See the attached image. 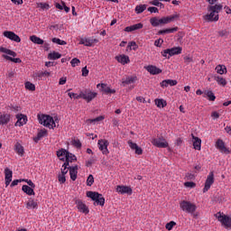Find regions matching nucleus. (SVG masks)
Segmentation results:
<instances>
[{"mask_svg": "<svg viewBox=\"0 0 231 231\" xmlns=\"http://www.w3.org/2000/svg\"><path fill=\"white\" fill-rule=\"evenodd\" d=\"M97 95L98 94L97 92H93L90 89H85V90L81 91L79 94L73 93V92H69V94H68L69 98H76L77 100H79V98H83V100H86V102H88V104H89V102L93 101L94 98H97Z\"/></svg>", "mask_w": 231, "mask_h": 231, "instance_id": "1", "label": "nucleus"}, {"mask_svg": "<svg viewBox=\"0 0 231 231\" xmlns=\"http://www.w3.org/2000/svg\"><path fill=\"white\" fill-rule=\"evenodd\" d=\"M176 19H180V14H175L161 19L158 17H152L150 19V23L152 26H153V28H156L157 26H160V24H169V23H173V21H176Z\"/></svg>", "mask_w": 231, "mask_h": 231, "instance_id": "2", "label": "nucleus"}, {"mask_svg": "<svg viewBox=\"0 0 231 231\" xmlns=\"http://www.w3.org/2000/svg\"><path fill=\"white\" fill-rule=\"evenodd\" d=\"M38 120L39 124L44 125V127H48L49 129H53L54 127H57V125H55V120H53V117L51 116L38 115Z\"/></svg>", "mask_w": 231, "mask_h": 231, "instance_id": "3", "label": "nucleus"}, {"mask_svg": "<svg viewBox=\"0 0 231 231\" xmlns=\"http://www.w3.org/2000/svg\"><path fill=\"white\" fill-rule=\"evenodd\" d=\"M87 197L95 201L97 205H100V207H104V205H106V199L98 192L88 191Z\"/></svg>", "mask_w": 231, "mask_h": 231, "instance_id": "4", "label": "nucleus"}, {"mask_svg": "<svg viewBox=\"0 0 231 231\" xmlns=\"http://www.w3.org/2000/svg\"><path fill=\"white\" fill-rule=\"evenodd\" d=\"M180 208H181V210H183V212H186V214H194V212H196L198 208L196 204L189 200H182L180 203Z\"/></svg>", "mask_w": 231, "mask_h": 231, "instance_id": "5", "label": "nucleus"}, {"mask_svg": "<svg viewBox=\"0 0 231 231\" xmlns=\"http://www.w3.org/2000/svg\"><path fill=\"white\" fill-rule=\"evenodd\" d=\"M215 217L218 219V221L221 223L222 226H225V228H230L231 229V216L225 215L224 213H221L220 211L215 214Z\"/></svg>", "mask_w": 231, "mask_h": 231, "instance_id": "6", "label": "nucleus"}, {"mask_svg": "<svg viewBox=\"0 0 231 231\" xmlns=\"http://www.w3.org/2000/svg\"><path fill=\"white\" fill-rule=\"evenodd\" d=\"M152 143L159 149H167V147H169V143H167V140L163 137L153 138Z\"/></svg>", "mask_w": 231, "mask_h": 231, "instance_id": "7", "label": "nucleus"}, {"mask_svg": "<svg viewBox=\"0 0 231 231\" xmlns=\"http://www.w3.org/2000/svg\"><path fill=\"white\" fill-rule=\"evenodd\" d=\"M97 146L102 154H105L106 156L109 154V150L107 149V147H109V141L106 139H100L98 140Z\"/></svg>", "mask_w": 231, "mask_h": 231, "instance_id": "8", "label": "nucleus"}, {"mask_svg": "<svg viewBox=\"0 0 231 231\" xmlns=\"http://www.w3.org/2000/svg\"><path fill=\"white\" fill-rule=\"evenodd\" d=\"M215 147L219 151V152H222V154H230V149L226 148L225 142L221 139H218L216 142Z\"/></svg>", "mask_w": 231, "mask_h": 231, "instance_id": "9", "label": "nucleus"}, {"mask_svg": "<svg viewBox=\"0 0 231 231\" xmlns=\"http://www.w3.org/2000/svg\"><path fill=\"white\" fill-rule=\"evenodd\" d=\"M214 185V171H210L207 177L205 186L203 189V192H208L210 190V187Z\"/></svg>", "mask_w": 231, "mask_h": 231, "instance_id": "10", "label": "nucleus"}, {"mask_svg": "<svg viewBox=\"0 0 231 231\" xmlns=\"http://www.w3.org/2000/svg\"><path fill=\"white\" fill-rule=\"evenodd\" d=\"M16 123L14 124L15 127H23V125H26L28 122V116L23 114L16 115Z\"/></svg>", "mask_w": 231, "mask_h": 231, "instance_id": "11", "label": "nucleus"}, {"mask_svg": "<svg viewBox=\"0 0 231 231\" xmlns=\"http://www.w3.org/2000/svg\"><path fill=\"white\" fill-rule=\"evenodd\" d=\"M97 42H98V39L97 38H81L79 41V44H83L88 48H91V46H93V44H97Z\"/></svg>", "mask_w": 231, "mask_h": 231, "instance_id": "12", "label": "nucleus"}, {"mask_svg": "<svg viewBox=\"0 0 231 231\" xmlns=\"http://www.w3.org/2000/svg\"><path fill=\"white\" fill-rule=\"evenodd\" d=\"M75 203L79 212H82V214H89V208L84 204L82 200L77 199Z\"/></svg>", "mask_w": 231, "mask_h": 231, "instance_id": "13", "label": "nucleus"}, {"mask_svg": "<svg viewBox=\"0 0 231 231\" xmlns=\"http://www.w3.org/2000/svg\"><path fill=\"white\" fill-rule=\"evenodd\" d=\"M4 37H6L7 39H10V41H14V42H21V38L19 37V35L15 34V32L12 31L4 32Z\"/></svg>", "mask_w": 231, "mask_h": 231, "instance_id": "14", "label": "nucleus"}, {"mask_svg": "<svg viewBox=\"0 0 231 231\" xmlns=\"http://www.w3.org/2000/svg\"><path fill=\"white\" fill-rule=\"evenodd\" d=\"M137 80H138V77H136V76H128L126 78L122 79V85L124 86V88H125V86L134 84V82H136Z\"/></svg>", "mask_w": 231, "mask_h": 231, "instance_id": "15", "label": "nucleus"}, {"mask_svg": "<svg viewBox=\"0 0 231 231\" xmlns=\"http://www.w3.org/2000/svg\"><path fill=\"white\" fill-rule=\"evenodd\" d=\"M116 192H118V194H128V196H131V194H133V189L128 186L119 185L116 187Z\"/></svg>", "mask_w": 231, "mask_h": 231, "instance_id": "16", "label": "nucleus"}, {"mask_svg": "<svg viewBox=\"0 0 231 231\" xmlns=\"http://www.w3.org/2000/svg\"><path fill=\"white\" fill-rule=\"evenodd\" d=\"M5 187H8V185L12 183V177L14 176V172L9 168H5Z\"/></svg>", "mask_w": 231, "mask_h": 231, "instance_id": "17", "label": "nucleus"}, {"mask_svg": "<svg viewBox=\"0 0 231 231\" xmlns=\"http://www.w3.org/2000/svg\"><path fill=\"white\" fill-rule=\"evenodd\" d=\"M144 69H146V71H148L150 75H160V73H162V69H159L154 65H149L147 67H144Z\"/></svg>", "mask_w": 231, "mask_h": 231, "instance_id": "18", "label": "nucleus"}, {"mask_svg": "<svg viewBox=\"0 0 231 231\" xmlns=\"http://www.w3.org/2000/svg\"><path fill=\"white\" fill-rule=\"evenodd\" d=\"M128 145L132 151H135V154H143V150L136 143H133V141H128Z\"/></svg>", "mask_w": 231, "mask_h": 231, "instance_id": "19", "label": "nucleus"}, {"mask_svg": "<svg viewBox=\"0 0 231 231\" xmlns=\"http://www.w3.org/2000/svg\"><path fill=\"white\" fill-rule=\"evenodd\" d=\"M209 12H210L209 14L204 15L205 21H209L210 23H212V21H219V14H217L214 11H209Z\"/></svg>", "mask_w": 231, "mask_h": 231, "instance_id": "20", "label": "nucleus"}, {"mask_svg": "<svg viewBox=\"0 0 231 231\" xmlns=\"http://www.w3.org/2000/svg\"><path fill=\"white\" fill-rule=\"evenodd\" d=\"M70 180L75 181L77 180V174H79V166L69 167Z\"/></svg>", "mask_w": 231, "mask_h": 231, "instance_id": "21", "label": "nucleus"}, {"mask_svg": "<svg viewBox=\"0 0 231 231\" xmlns=\"http://www.w3.org/2000/svg\"><path fill=\"white\" fill-rule=\"evenodd\" d=\"M57 156L61 162H66L68 156H69V152L66 151L65 149H60L57 152Z\"/></svg>", "mask_w": 231, "mask_h": 231, "instance_id": "22", "label": "nucleus"}, {"mask_svg": "<svg viewBox=\"0 0 231 231\" xmlns=\"http://www.w3.org/2000/svg\"><path fill=\"white\" fill-rule=\"evenodd\" d=\"M178 80L176 79H164L161 82V88H169V86H177Z\"/></svg>", "mask_w": 231, "mask_h": 231, "instance_id": "23", "label": "nucleus"}, {"mask_svg": "<svg viewBox=\"0 0 231 231\" xmlns=\"http://www.w3.org/2000/svg\"><path fill=\"white\" fill-rule=\"evenodd\" d=\"M143 23H139L125 28V32H136V30H142Z\"/></svg>", "mask_w": 231, "mask_h": 231, "instance_id": "24", "label": "nucleus"}, {"mask_svg": "<svg viewBox=\"0 0 231 231\" xmlns=\"http://www.w3.org/2000/svg\"><path fill=\"white\" fill-rule=\"evenodd\" d=\"M102 88L104 93H106V95H115V93H116V90L115 89H111V88L109 87H106V84L102 83V84H97V88Z\"/></svg>", "mask_w": 231, "mask_h": 231, "instance_id": "25", "label": "nucleus"}, {"mask_svg": "<svg viewBox=\"0 0 231 231\" xmlns=\"http://www.w3.org/2000/svg\"><path fill=\"white\" fill-rule=\"evenodd\" d=\"M192 140H193V147L196 149V151H201V139L199 137H196L191 134Z\"/></svg>", "mask_w": 231, "mask_h": 231, "instance_id": "26", "label": "nucleus"}, {"mask_svg": "<svg viewBox=\"0 0 231 231\" xmlns=\"http://www.w3.org/2000/svg\"><path fill=\"white\" fill-rule=\"evenodd\" d=\"M14 151L18 156H24V147L20 143L14 144Z\"/></svg>", "mask_w": 231, "mask_h": 231, "instance_id": "27", "label": "nucleus"}, {"mask_svg": "<svg viewBox=\"0 0 231 231\" xmlns=\"http://www.w3.org/2000/svg\"><path fill=\"white\" fill-rule=\"evenodd\" d=\"M168 50L170 51V58L174 57V55H180L181 51H183V48L181 47H173Z\"/></svg>", "mask_w": 231, "mask_h": 231, "instance_id": "28", "label": "nucleus"}, {"mask_svg": "<svg viewBox=\"0 0 231 231\" xmlns=\"http://www.w3.org/2000/svg\"><path fill=\"white\" fill-rule=\"evenodd\" d=\"M203 97L208 98L209 102H214L216 100V95H214V92H212L211 90L204 91Z\"/></svg>", "mask_w": 231, "mask_h": 231, "instance_id": "29", "label": "nucleus"}, {"mask_svg": "<svg viewBox=\"0 0 231 231\" xmlns=\"http://www.w3.org/2000/svg\"><path fill=\"white\" fill-rule=\"evenodd\" d=\"M10 122V114H0V125H6Z\"/></svg>", "mask_w": 231, "mask_h": 231, "instance_id": "30", "label": "nucleus"}, {"mask_svg": "<svg viewBox=\"0 0 231 231\" xmlns=\"http://www.w3.org/2000/svg\"><path fill=\"white\" fill-rule=\"evenodd\" d=\"M175 32H178V27L160 30L158 32V35H165L167 33H174Z\"/></svg>", "mask_w": 231, "mask_h": 231, "instance_id": "31", "label": "nucleus"}, {"mask_svg": "<svg viewBox=\"0 0 231 231\" xmlns=\"http://www.w3.org/2000/svg\"><path fill=\"white\" fill-rule=\"evenodd\" d=\"M23 192H25L28 196H35V191L33 190V188H30L28 185H23L22 187Z\"/></svg>", "mask_w": 231, "mask_h": 231, "instance_id": "32", "label": "nucleus"}, {"mask_svg": "<svg viewBox=\"0 0 231 231\" xmlns=\"http://www.w3.org/2000/svg\"><path fill=\"white\" fill-rule=\"evenodd\" d=\"M116 59L121 64H129V62H131V60H129V56L125 55L116 56Z\"/></svg>", "mask_w": 231, "mask_h": 231, "instance_id": "33", "label": "nucleus"}, {"mask_svg": "<svg viewBox=\"0 0 231 231\" xmlns=\"http://www.w3.org/2000/svg\"><path fill=\"white\" fill-rule=\"evenodd\" d=\"M0 53H6V55H10L11 57H17V53H15V51L5 47H0Z\"/></svg>", "mask_w": 231, "mask_h": 231, "instance_id": "34", "label": "nucleus"}, {"mask_svg": "<svg viewBox=\"0 0 231 231\" xmlns=\"http://www.w3.org/2000/svg\"><path fill=\"white\" fill-rule=\"evenodd\" d=\"M221 10H223V5H211L208 8V12H216L217 15H218V14H219V12H221Z\"/></svg>", "mask_w": 231, "mask_h": 231, "instance_id": "35", "label": "nucleus"}, {"mask_svg": "<svg viewBox=\"0 0 231 231\" xmlns=\"http://www.w3.org/2000/svg\"><path fill=\"white\" fill-rule=\"evenodd\" d=\"M60 57H62V54L57 51H52L48 54L49 60H57V59H60Z\"/></svg>", "mask_w": 231, "mask_h": 231, "instance_id": "36", "label": "nucleus"}, {"mask_svg": "<svg viewBox=\"0 0 231 231\" xmlns=\"http://www.w3.org/2000/svg\"><path fill=\"white\" fill-rule=\"evenodd\" d=\"M30 41H32V42H33L34 44H44V40L37 37L36 35L31 36Z\"/></svg>", "mask_w": 231, "mask_h": 231, "instance_id": "37", "label": "nucleus"}, {"mask_svg": "<svg viewBox=\"0 0 231 231\" xmlns=\"http://www.w3.org/2000/svg\"><path fill=\"white\" fill-rule=\"evenodd\" d=\"M147 10V5H139L135 6V14H143Z\"/></svg>", "mask_w": 231, "mask_h": 231, "instance_id": "38", "label": "nucleus"}, {"mask_svg": "<svg viewBox=\"0 0 231 231\" xmlns=\"http://www.w3.org/2000/svg\"><path fill=\"white\" fill-rule=\"evenodd\" d=\"M26 208L33 209L37 208V202L33 200V199H30L26 203Z\"/></svg>", "mask_w": 231, "mask_h": 231, "instance_id": "39", "label": "nucleus"}, {"mask_svg": "<svg viewBox=\"0 0 231 231\" xmlns=\"http://www.w3.org/2000/svg\"><path fill=\"white\" fill-rule=\"evenodd\" d=\"M131 50H134V51H136L138 50V44H136V42H130L126 47L127 51H131Z\"/></svg>", "mask_w": 231, "mask_h": 231, "instance_id": "40", "label": "nucleus"}, {"mask_svg": "<svg viewBox=\"0 0 231 231\" xmlns=\"http://www.w3.org/2000/svg\"><path fill=\"white\" fill-rule=\"evenodd\" d=\"M44 136H48V131H46L45 129L38 132L37 137L35 138V142H39V140L44 138Z\"/></svg>", "mask_w": 231, "mask_h": 231, "instance_id": "41", "label": "nucleus"}, {"mask_svg": "<svg viewBox=\"0 0 231 231\" xmlns=\"http://www.w3.org/2000/svg\"><path fill=\"white\" fill-rule=\"evenodd\" d=\"M4 59L6 60H10L11 62H14L15 64H21L22 60L19 58H12L8 55H3Z\"/></svg>", "mask_w": 231, "mask_h": 231, "instance_id": "42", "label": "nucleus"}, {"mask_svg": "<svg viewBox=\"0 0 231 231\" xmlns=\"http://www.w3.org/2000/svg\"><path fill=\"white\" fill-rule=\"evenodd\" d=\"M68 171H69V162H64L62 167H61V174L63 176H66V174H68Z\"/></svg>", "mask_w": 231, "mask_h": 231, "instance_id": "43", "label": "nucleus"}, {"mask_svg": "<svg viewBox=\"0 0 231 231\" xmlns=\"http://www.w3.org/2000/svg\"><path fill=\"white\" fill-rule=\"evenodd\" d=\"M51 42H54V44H59L60 46H66L68 44L66 41L59 38H52Z\"/></svg>", "mask_w": 231, "mask_h": 231, "instance_id": "44", "label": "nucleus"}, {"mask_svg": "<svg viewBox=\"0 0 231 231\" xmlns=\"http://www.w3.org/2000/svg\"><path fill=\"white\" fill-rule=\"evenodd\" d=\"M216 70L219 75H223L225 74V72H226V67L223 66V65H217L216 67Z\"/></svg>", "mask_w": 231, "mask_h": 231, "instance_id": "45", "label": "nucleus"}, {"mask_svg": "<svg viewBox=\"0 0 231 231\" xmlns=\"http://www.w3.org/2000/svg\"><path fill=\"white\" fill-rule=\"evenodd\" d=\"M155 105L157 107H165L167 106V101L163 99H155Z\"/></svg>", "mask_w": 231, "mask_h": 231, "instance_id": "46", "label": "nucleus"}, {"mask_svg": "<svg viewBox=\"0 0 231 231\" xmlns=\"http://www.w3.org/2000/svg\"><path fill=\"white\" fill-rule=\"evenodd\" d=\"M32 77H33V79H35V80H42V79H44V74L42 71L34 72Z\"/></svg>", "mask_w": 231, "mask_h": 231, "instance_id": "47", "label": "nucleus"}, {"mask_svg": "<svg viewBox=\"0 0 231 231\" xmlns=\"http://www.w3.org/2000/svg\"><path fill=\"white\" fill-rule=\"evenodd\" d=\"M72 162H77V156H75L73 153L69 152L68 159H66L65 163H69Z\"/></svg>", "mask_w": 231, "mask_h": 231, "instance_id": "48", "label": "nucleus"}, {"mask_svg": "<svg viewBox=\"0 0 231 231\" xmlns=\"http://www.w3.org/2000/svg\"><path fill=\"white\" fill-rule=\"evenodd\" d=\"M25 89H29V91H35V85L30 81H27L25 83Z\"/></svg>", "mask_w": 231, "mask_h": 231, "instance_id": "49", "label": "nucleus"}, {"mask_svg": "<svg viewBox=\"0 0 231 231\" xmlns=\"http://www.w3.org/2000/svg\"><path fill=\"white\" fill-rule=\"evenodd\" d=\"M72 145L74 147H76L77 149H80V147H82V143H80V140H79V139H74L72 141Z\"/></svg>", "mask_w": 231, "mask_h": 231, "instance_id": "50", "label": "nucleus"}, {"mask_svg": "<svg viewBox=\"0 0 231 231\" xmlns=\"http://www.w3.org/2000/svg\"><path fill=\"white\" fill-rule=\"evenodd\" d=\"M70 64H71L72 68H77V66H79V64H80V60H79L78 58H73L70 61Z\"/></svg>", "mask_w": 231, "mask_h": 231, "instance_id": "51", "label": "nucleus"}, {"mask_svg": "<svg viewBox=\"0 0 231 231\" xmlns=\"http://www.w3.org/2000/svg\"><path fill=\"white\" fill-rule=\"evenodd\" d=\"M174 226H176V222L171 221L166 224L165 228H166V230H172V228H174Z\"/></svg>", "mask_w": 231, "mask_h": 231, "instance_id": "52", "label": "nucleus"}, {"mask_svg": "<svg viewBox=\"0 0 231 231\" xmlns=\"http://www.w3.org/2000/svg\"><path fill=\"white\" fill-rule=\"evenodd\" d=\"M93 183H95V178L93 177V175H89L87 179V185L88 187H91V185H93Z\"/></svg>", "mask_w": 231, "mask_h": 231, "instance_id": "53", "label": "nucleus"}, {"mask_svg": "<svg viewBox=\"0 0 231 231\" xmlns=\"http://www.w3.org/2000/svg\"><path fill=\"white\" fill-rule=\"evenodd\" d=\"M217 84H220V86H226V79L221 77H217Z\"/></svg>", "mask_w": 231, "mask_h": 231, "instance_id": "54", "label": "nucleus"}, {"mask_svg": "<svg viewBox=\"0 0 231 231\" xmlns=\"http://www.w3.org/2000/svg\"><path fill=\"white\" fill-rule=\"evenodd\" d=\"M23 181H25V183H27L31 189H35V184L33 181H32V180L23 179Z\"/></svg>", "mask_w": 231, "mask_h": 231, "instance_id": "55", "label": "nucleus"}, {"mask_svg": "<svg viewBox=\"0 0 231 231\" xmlns=\"http://www.w3.org/2000/svg\"><path fill=\"white\" fill-rule=\"evenodd\" d=\"M104 120V116H99L94 119H90L91 124H95L96 122H102Z\"/></svg>", "mask_w": 231, "mask_h": 231, "instance_id": "56", "label": "nucleus"}, {"mask_svg": "<svg viewBox=\"0 0 231 231\" xmlns=\"http://www.w3.org/2000/svg\"><path fill=\"white\" fill-rule=\"evenodd\" d=\"M161 53L165 59H171L169 49L162 51Z\"/></svg>", "mask_w": 231, "mask_h": 231, "instance_id": "57", "label": "nucleus"}, {"mask_svg": "<svg viewBox=\"0 0 231 231\" xmlns=\"http://www.w3.org/2000/svg\"><path fill=\"white\" fill-rule=\"evenodd\" d=\"M184 187H187L189 189H194V187H196V183L192 181H187L184 183Z\"/></svg>", "mask_w": 231, "mask_h": 231, "instance_id": "58", "label": "nucleus"}, {"mask_svg": "<svg viewBox=\"0 0 231 231\" xmlns=\"http://www.w3.org/2000/svg\"><path fill=\"white\" fill-rule=\"evenodd\" d=\"M58 181H60V183H66V175L60 174L58 176Z\"/></svg>", "mask_w": 231, "mask_h": 231, "instance_id": "59", "label": "nucleus"}, {"mask_svg": "<svg viewBox=\"0 0 231 231\" xmlns=\"http://www.w3.org/2000/svg\"><path fill=\"white\" fill-rule=\"evenodd\" d=\"M162 44H163L162 39H159L154 42V46H156L157 48H162Z\"/></svg>", "mask_w": 231, "mask_h": 231, "instance_id": "60", "label": "nucleus"}, {"mask_svg": "<svg viewBox=\"0 0 231 231\" xmlns=\"http://www.w3.org/2000/svg\"><path fill=\"white\" fill-rule=\"evenodd\" d=\"M19 183H23V180H13L10 187H16V185H19Z\"/></svg>", "mask_w": 231, "mask_h": 231, "instance_id": "61", "label": "nucleus"}, {"mask_svg": "<svg viewBox=\"0 0 231 231\" xmlns=\"http://www.w3.org/2000/svg\"><path fill=\"white\" fill-rule=\"evenodd\" d=\"M148 12L151 14H158L160 11L157 9V7H148Z\"/></svg>", "mask_w": 231, "mask_h": 231, "instance_id": "62", "label": "nucleus"}, {"mask_svg": "<svg viewBox=\"0 0 231 231\" xmlns=\"http://www.w3.org/2000/svg\"><path fill=\"white\" fill-rule=\"evenodd\" d=\"M40 6L42 8V10H50V5L49 4H40Z\"/></svg>", "mask_w": 231, "mask_h": 231, "instance_id": "63", "label": "nucleus"}, {"mask_svg": "<svg viewBox=\"0 0 231 231\" xmlns=\"http://www.w3.org/2000/svg\"><path fill=\"white\" fill-rule=\"evenodd\" d=\"M67 80H68L67 78H60V81H59L60 86H64V84H66Z\"/></svg>", "mask_w": 231, "mask_h": 231, "instance_id": "64", "label": "nucleus"}]
</instances>
